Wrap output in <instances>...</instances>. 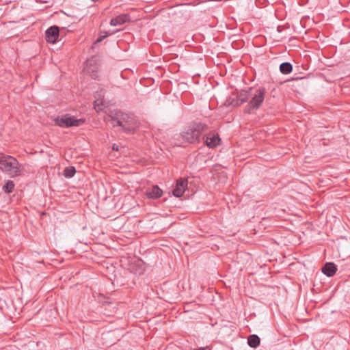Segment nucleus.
I'll return each mask as SVG.
<instances>
[{
  "label": "nucleus",
  "instance_id": "nucleus-12",
  "mask_svg": "<svg viewBox=\"0 0 350 350\" xmlns=\"http://www.w3.org/2000/svg\"><path fill=\"white\" fill-rule=\"evenodd\" d=\"M321 271L327 276L332 277L337 271V266L334 262H326L322 267Z\"/></svg>",
  "mask_w": 350,
  "mask_h": 350
},
{
  "label": "nucleus",
  "instance_id": "nucleus-21",
  "mask_svg": "<svg viewBox=\"0 0 350 350\" xmlns=\"http://www.w3.org/2000/svg\"><path fill=\"white\" fill-rule=\"evenodd\" d=\"M115 146H116L115 144H113V150H118V147H117V148H116V147H115Z\"/></svg>",
  "mask_w": 350,
  "mask_h": 350
},
{
  "label": "nucleus",
  "instance_id": "nucleus-17",
  "mask_svg": "<svg viewBox=\"0 0 350 350\" xmlns=\"http://www.w3.org/2000/svg\"><path fill=\"white\" fill-rule=\"evenodd\" d=\"M226 105L227 106H232V107H239L242 104L240 103L239 99L236 96L235 98L230 97L226 101Z\"/></svg>",
  "mask_w": 350,
  "mask_h": 350
},
{
  "label": "nucleus",
  "instance_id": "nucleus-5",
  "mask_svg": "<svg viewBox=\"0 0 350 350\" xmlns=\"http://www.w3.org/2000/svg\"><path fill=\"white\" fill-rule=\"evenodd\" d=\"M85 122V118L77 119L74 116H70L69 114H65L60 117H57L55 120L56 125L64 128L79 126L83 124Z\"/></svg>",
  "mask_w": 350,
  "mask_h": 350
},
{
  "label": "nucleus",
  "instance_id": "nucleus-6",
  "mask_svg": "<svg viewBox=\"0 0 350 350\" xmlns=\"http://www.w3.org/2000/svg\"><path fill=\"white\" fill-rule=\"evenodd\" d=\"M188 180L186 178H180L176 181V185L172 189L173 196L176 198L181 197L187 189Z\"/></svg>",
  "mask_w": 350,
  "mask_h": 350
},
{
  "label": "nucleus",
  "instance_id": "nucleus-20",
  "mask_svg": "<svg viewBox=\"0 0 350 350\" xmlns=\"http://www.w3.org/2000/svg\"><path fill=\"white\" fill-rule=\"evenodd\" d=\"M109 34L107 32H105L104 35H100L99 37L97 38L96 43L100 42L103 40L105 38H107Z\"/></svg>",
  "mask_w": 350,
  "mask_h": 350
},
{
  "label": "nucleus",
  "instance_id": "nucleus-1",
  "mask_svg": "<svg viewBox=\"0 0 350 350\" xmlns=\"http://www.w3.org/2000/svg\"><path fill=\"white\" fill-rule=\"evenodd\" d=\"M113 126H121L124 132L127 134L133 133L138 127V123L132 114L116 111L110 116Z\"/></svg>",
  "mask_w": 350,
  "mask_h": 350
},
{
  "label": "nucleus",
  "instance_id": "nucleus-22",
  "mask_svg": "<svg viewBox=\"0 0 350 350\" xmlns=\"http://www.w3.org/2000/svg\"><path fill=\"white\" fill-rule=\"evenodd\" d=\"M99 1H100V0H92V2H94V3H96V2H98Z\"/></svg>",
  "mask_w": 350,
  "mask_h": 350
},
{
  "label": "nucleus",
  "instance_id": "nucleus-8",
  "mask_svg": "<svg viewBox=\"0 0 350 350\" xmlns=\"http://www.w3.org/2000/svg\"><path fill=\"white\" fill-rule=\"evenodd\" d=\"M163 194V191L157 185L148 187L144 192L147 198L151 200L159 199Z\"/></svg>",
  "mask_w": 350,
  "mask_h": 350
},
{
  "label": "nucleus",
  "instance_id": "nucleus-3",
  "mask_svg": "<svg viewBox=\"0 0 350 350\" xmlns=\"http://www.w3.org/2000/svg\"><path fill=\"white\" fill-rule=\"evenodd\" d=\"M0 169L12 176H16L24 168L16 158L0 152Z\"/></svg>",
  "mask_w": 350,
  "mask_h": 350
},
{
  "label": "nucleus",
  "instance_id": "nucleus-7",
  "mask_svg": "<svg viewBox=\"0 0 350 350\" xmlns=\"http://www.w3.org/2000/svg\"><path fill=\"white\" fill-rule=\"evenodd\" d=\"M59 36V28L53 25L48 28L45 32L46 40L47 42L55 43Z\"/></svg>",
  "mask_w": 350,
  "mask_h": 350
},
{
  "label": "nucleus",
  "instance_id": "nucleus-2",
  "mask_svg": "<svg viewBox=\"0 0 350 350\" xmlns=\"http://www.w3.org/2000/svg\"><path fill=\"white\" fill-rule=\"evenodd\" d=\"M267 93L265 87L250 88V100L245 106L243 112L247 114L255 113L262 106Z\"/></svg>",
  "mask_w": 350,
  "mask_h": 350
},
{
  "label": "nucleus",
  "instance_id": "nucleus-14",
  "mask_svg": "<svg viewBox=\"0 0 350 350\" xmlns=\"http://www.w3.org/2000/svg\"><path fill=\"white\" fill-rule=\"evenodd\" d=\"M250 88L247 90H242L237 94V97L239 99L240 103L241 104L245 103L248 100H250Z\"/></svg>",
  "mask_w": 350,
  "mask_h": 350
},
{
  "label": "nucleus",
  "instance_id": "nucleus-18",
  "mask_svg": "<svg viewBox=\"0 0 350 350\" xmlns=\"http://www.w3.org/2000/svg\"><path fill=\"white\" fill-rule=\"evenodd\" d=\"M14 183L12 180H8L5 184L3 186V190L5 193H10L13 192L14 189Z\"/></svg>",
  "mask_w": 350,
  "mask_h": 350
},
{
  "label": "nucleus",
  "instance_id": "nucleus-19",
  "mask_svg": "<svg viewBox=\"0 0 350 350\" xmlns=\"http://www.w3.org/2000/svg\"><path fill=\"white\" fill-rule=\"evenodd\" d=\"M103 106L104 104L102 99L98 98L94 103V107L96 111H102Z\"/></svg>",
  "mask_w": 350,
  "mask_h": 350
},
{
  "label": "nucleus",
  "instance_id": "nucleus-11",
  "mask_svg": "<svg viewBox=\"0 0 350 350\" xmlns=\"http://www.w3.org/2000/svg\"><path fill=\"white\" fill-rule=\"evenodd\" d=\"M130 21V15L129 14H120L116 18H113L110 21L111 26L121 25Z\"/></svg>",
  "mask_w": 350,
  "mask_h": 350
},
{
  "label": "nucleus",
  "instance_id": "nucleus-9",
  "mask_svg": "<svg viewBox=\"0 0 350 350\" xmlns=\"http://www.w3.org/2000/svg\"><path fill=\"white\" fill-rule=\"evenodd\" d=\"M93 60H90L87 62L86 72L89 73L92 79H97L98 78V66L95 64L92 63Z\"/></svg>",
  "mask_w": 350,
  "mask_h": 350
},
{
  "label": "nucleus",
  "instance_id": "nucleus-4",
  "mask_svg": "<svg viewBox=\"0 0 350 350\" xmlns=\"http://www.w3.org/2000/svg\"><path fill=\"white\" fill-rule=\"evenodd\" d=\"M207 130L206 124L201 122H194L180 133V137L185 142L193 144L199 142L200 135Z\"/></svg>",
  "mask_w": 350,
  "mask_h": 350
},
{
  "label": "nucleus",
  "instance_id": "nucleus-13",
  "mask_svg": "<svg viewBox=\"0 0 350 350\" xmlns=\"http://www.w3.org/2000/svg\"><path fill=\"white\" fill-rule=\"evenodd\" d=\"M260 339L258 335L252 334L247 337V344L252 348H256L260 345Z\"/></svg>",
  "mask_w": 350,
  "mask_h": 350
},
{
  "label": "nucleus",
  "instance_id": "nucleus-16",
  "mask_svg": "<svg viewBox=\"0 0 350 350\" xmlns=\"http://www.w3.org/2000/svg\"><path fill=\"white\" fill-rule=\"evenodd\" d=\"M76 169L73 166L67 167L64 169L63 174L66 178H70L75 176Z\"/></svg>",
  "mask_w": 350,
  "mask_h": 350
},
{
  "label": "nucleus",
  "instance_id": "nucleus-10",
  "mask_svg": "<svg viewBox=\"0 0 350 350\" xmlns=\"http://www.w3.org/2000/svg\"><path fill=\"white\" fill-rule=\"evenodd\" d=\"M204 141L205 144L209 148H215L219 144L221 139L217 134H211L206 135L204 137Z\"/></svg>",
  "mask_w": 350,
  "mask_h": 350
},
{
  "label": "nucleus",
  "instance_id": "nucleus-15",
  "mask_svg": "<svg viewBox=\"0 0 350 350\" xmlns=\"http://www.w3.org/2000/svg\"><path fill=\"white\" fill-rule=\"evenodd\" d=\"M280 71L284 75L290 74L293 71V65L288 62H283L280 65Z\"/></svg>",
  "mask_w": 350,
  "mask_h": 350
}]
</instances>
